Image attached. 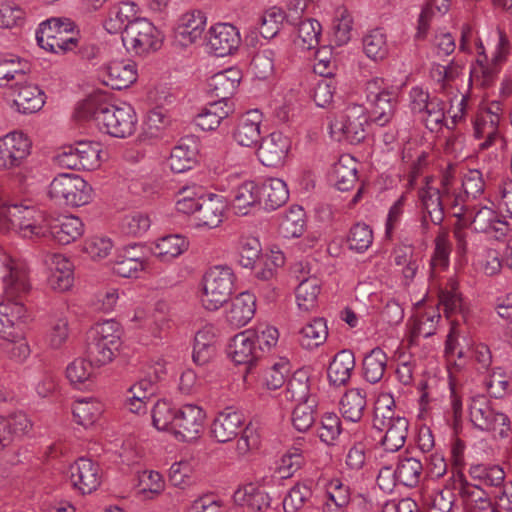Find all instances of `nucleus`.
Here are the masks:
<instances>
[{
  "instance_id": "nucleus-25",
  "label": "nucleus",
  "mask_w": 512,
  "mask_h": 512,
  "mask_svg": "<svg viewBox=\"0 0 512 512\" xmlns=\"http://www.w3.org/2000/svg\"><path fill=\"white\" fill-rule=\"evenodd\" d=\"M478 58L470 70V83L476 87L488 88L495 82L501 66L494 65L485 54V47L481 40L476 43Z\"/></svg>"
},
{
  "instance_id": "nucleus-49",
  "label": "nucleus",
  "mask_w": 512,
  "mask_h": 512,
  "mask_svg": "<svg viewBox=\"0 0 512 512\" xmlns=\"http://www.w3.org/2000/svg\"><path fill=\"white\" fill-rule=\"evenodd\" d=\"M286 398L299 403L316 398L310 393V377L306 370L299 369L293 373L287 382Z\"/></svg>"
},
{
  "instance_id": "nucleus-34",
  "label": "nucleus",
  "mask_w": 512,
  "mask_h": 512,
  "mask_svg": "<svg viewBox=\"0 0 512 512\" xmlns=\"http://www.w3.org/2000/svg\"><path fill=\"white\" fill-rule=\"evenodd\" d=\"M232 207L236 214L247 215L250 209L261 204L260 188L254 181H246L232 192Z\"/></svg>"
},
{
  "instance_id": "nucleus-45",
  "label": "nucleus",
  "mask_w": 512,
  "mask_h": 512,
  "mask_svg": "<svg viewBox=\"0 0 512 512\" xmlns=\"http://www.w3.org/2000/svg\"><path fill=\"white\" fill-rule=\"evenodd\" d=\"M362 47L364 54L375 62L384 60L389 54L387 35L381 28L368 31L362 38Z\"/></svg>"
},
{
  "instance_id": "nucleus-52",
  "label": "nucleus",
  "mask_w": 512,
  "mask_h": 512,
  "mask_svg": "<svg viewBox=\"0 0 512 512\" xmlns=\"http://www.w3.org/2000/svg\"><path fill=\"white\" fill-rule=\"evenodd\" d=\"M422 472L423 465L420 460L414 457H405L399 460L394 476L404 486L414 487L419 483Z\"/></svg>"
},
{
  "instance_id": "nucleus-35",
  "label": "nucleus",
  "mask_w": 512,
  "mask_h": 512,
  "mask_svg": "<svg viewBox=\"0 0 512 512\" xmlns=\"http://www.w3.org/2000/svg\"><path fill=\"white\" fill-rule=\"evenodd\" d=\"M261 204L266 210H275L284 205L289 198L287 184L279 178H268L261 185Z\"/></svg>"
},
{
  "instance_id": "nucleus-24",
  "label": "nucleus",
  "mask_w": 512,
  "mask_h": 512,
  "mask_svg": "<svg viewBox=\"0 0 512 512\" xmlns=\"http://www.w3.org/2000/svg\"><path fill=\"white\" fill-rule=\"evenodd\" d=\"M244 424L241 412L225 409L214 419L211 426L212 436L220 443L234 439Z\"/></svg>"
},
{
  "instance_id": "nucleus-23",
  "label": "nucleus",
  "mask_w": 512,
  "mask_h": 512,
  "mask_svg": "<svg viewBox=\"0 0 512 512\" xmlns=\"http://www.w3.org/2000/svg\"><path fill=\"white\" fill-rule=\"evenodd\" d=\"M256 311V297L246 291L237 295L226 310V322L232 328H241L248 324Z\"/></svg>"
},
{
  "instance_id": "nucleus-41",
  "label": "nucleus",
  "mask_w": 512,
  "mask_h": 512,
  "mask_svg": "<svg viewBox=\"0 0 512 512\" xmlns=\"http://www.w3.org/2000/svg\"><path fill=\"white\" fill-rule=\"evenodd\" d=\"M137 12V5L134 2H120L111 8L109 18L105 22V29L111 34L124 31L127 24L137 19Z\"/></svg>"
},
{
  "instance_id": "nucleus-50",
  "label": "nucleus",
  "mask_w": 512,
  "mask_h": 512,
  "mask_svg": "<svg viewBox=\"0 0 512 512\" xmlns=\"http://www.w3.org/2000/svg\"><path fill=\"white\" fill-rule=\"evenodd\" d=\"M472 479L489 487H500L505 480V472L496 464H473L469 468Z\"/></svg>"
},
{
  "instance_id": "nucleus-44",
  "label": "nucleus",
  "mask_w": 512,
  "mask_h": 512,
  "mask_svg": "<svg viewBox=\"0 0 512 512\" xmlns=\"http://www.w3.org/2000/svg\"><path fill=\"white\" fill-rule=\"evenodd\" d=\"M206 16L200 10H194L182 15L177 28L179 36L189 43H193L201 38L205 26Z\"/></svg>"
},
{
  "instance_id": "nucleus-10",
  "label": "nucleus",
  "mask_w": 512,
  "mask_h": 512,
  "mask_svg": "<svg viewBox=\"0 0 512 512\" xmlns=\"http://www.w3.org/2000/svg\"><path fill=\"white\" fill-rule=\"evenodd\" d=\"M502 112V104L498 101H492L477 112L473 120V129L474 136L483 140L479 143V149H489L502 141L499 129Z\"/></svg>"
},
{
  "instance_id": "nucleus-21",
  "label": "nucleus",
  "mask_w": 512,
  "mask_h": 512,
  "mask_svg": "<svg viewBox=\"0 0 512 512\" xmlns=\"http://www.w3.org/2000/svg\"><path fill=\"white\" fill-rule=\"evenodd\" d=\"M46 262L49 266V287L59 292L69 290L74 282L73 263L62 254L49 255Z\"/></svg>"
},
{
  "instance_id": "nucleus-22",
  "label": "nucleus",
  "mask_w": 512,
  "mask_h": 512,
  "mask_svg": "<svg viewBox=\"0 0 512 512\" xmlns=\"http://www.w3.org/2000/svg\"><path fill=\"white\" fill-rule=\"evenodd\" d=\"M84 233V223L74 215H63L57 218L50 216L49 233L55 242L68 245L79 239Z\"/></svg>"
},
{
  "instance_id": "nucleus-64",
  "label": "nucleus",
  "mask_w": 512,
  "mask_h": 512,
  "mask_svg": "<svg viewBox=\"0 0 512 512\" xmlns=\"http://www.w3.org/2000/svg\"><path fill=\"white\" fill-rule=\"evenodd\" d=\"M176 418V411L172 405L165 400H158L152 408L153 426L160 431L172 432V426Z\"/></svg>"
},
{
  "instance_id": "nucleus-59",
  "label": "nucleus",
  "mask_w": 512,
  "mask_h": 512,
  "mask_svg": "<svg viewBox=\"0 0 512 512\" xmlns=\"http://www.w3.org/2000/svg\"><path fill=\"white\" fill-rule=\"evenodd\" d=\"M317 399L298 403L292 412V424L299 432L308 431L315 422Z\"/></svg>"
},
{
  "instance_id": "nucleus-19",
  "label": "nucleus",
  "mask_w": 512,
  "mask_h": 512,
  "mask_svg": "<svg viewBox=\"0 0 512 512\" xmlns=\"http://www.w3.org/2000/svg\"><path fill=\"white\" fill-rule=\"evenodd\" d=\"M241 43L238 29L229 23H217L210 27L208 45L218 57H224L236 51Z\"/></svg>"
},
{
  "instance_id": "nucleus-47",
  "label": "nucleus",
  "mask_w": 512,
  "mask_h": 512,
  "mask_svg": "<svg viewBox=\"0 0 512 512\" xmlns=\"http://www.w3.org/2000/svg\"><path fill=\"white\" fill-rule=\"evenodd\" d=\"M440 318L441 316L435 308H429L415 315L411 320L410 328L412 341H416L419 337L427 338L434 335Z\"/></svg>"
},
{
  "instance_id": "nucleus-43",
  "label": "nucleus",
  "mask_w": 512,
  "mask_h": 512,
  "mask_svg": "<svg viewBox=\"0 0 512 512\" xmlns=\"http://www.w3.org/2000/svg\"><path fill=\"white\" fill-rule=\"evenodd\" d=\"M366 408V394L359 388L348 390L340 400V411L346 421L357 423Z\"/></svg>"
},
{
  "instance_id": "nucleus-55",
  "label": "nucleus",
  "mask_w": 512,
  "mask_h": 512,
  "mask_svg": "<svg viewBox=\"0 0 512 512\" xmlns=\"http://www.w3.org/2000/svg\"><path fill=\"white\" fill-rule=\"evenodd\" d=\"M305 212L300 206H292L283 215L279 230L285 238H294L302 235L305 226Z\"/></svg>"
},
{
  "instance_id": "nucleus-26",
  "label": "nucleus",
  "mask_w": 512,
  "mask_h": 512,
  "mask_svg": "<svg viewBox=\"0 0 512 512\" xmlns=\"http://www.w3.org/2000/svg\"><path fill=\"white\" fill-rule=\"evenodd\" d=\"M262 123V114L254 109L246 112L239 120L237 128L233 134L235 141L243 147L259 146L261 139L260 125Z\"/></svg>"
},
{
  "instance_id": "nucleus-30",
  "label": "nucleus",
  "mask_w": 512,
  "mask_h": 512,
  "mask_svg": "<svg viewBox=\"0 0 512 512\" xmlns=\"http://www.w3.org/2000/svg\"><path fill=\"white\" fill-rule=\"evenodd\" d=\"M252 335L247 329L232 338L228 346V353L234 363L249 365L261 357Z\"/></svg>"
},
{
  "instance_id": "nucleus-57",
  "label": "nucleus",
  "mask_w": 512,
  "mask_h": 512,
  "mask_svg": "<svg viewBox=\"0 0 512 512\" xmlns=\"http://www.w3.org/2000/svg\"><path fill=\"white\" fill-rule=\"evenodd\" d=\"M374 240L372 228L362 222L354 224L348 233L347 243L350 250L364 253L369 249Z\"/></svg>"
},
{
  "instance_id": "nucleus-39",
  "label": "nucleus",
  "mask_w": 512,
  "mask_h": 512,
  "mask_svg": "<svg viewBox=\"0 0 512 512\" xmlns=\"http://www.w3.org/2000/svg\"><path fill=\"white\" fill-rule=\"evenodd\" d=\"M216 335L213 326H204L197 331L193 344V360L204 365L215 355Z\"/></svg>"
},
{
  "instance_id": "nucleus-4",
  "label": "nucleus",
  "mask_w": 512,
  "mask_h": 512,
  "mask_svg": "<svg viewBox=\"0 0 512 512\" xmlns=\"http://www.w3.org/2000/svg\"><path fill=\"white\" fill-rule=\"evenodd\" d=\"M235 280V274L228 266L218 265L209 268L202 278V306L209 311L222 307L234 291Z\"/></svg>"
},
{
  "instance_id": "nucleus-8",
  "label": "nucleus",
  "mask_w": 512,
  "mask_h": 512,
  "mask_svg": "<svg viewBox=\"0 0 512 512\" xmlns=\"http://www.w3.org/2000/svg\"><path fill=\"white\" fill-rule=\"evenodd\" d=\"M467 407L469 420L474 428L483 432H495L500 437L508 436L510 430L508 416L497 411L486 396L471 397Z\"/></svg>"
},
{
  "instance_id": "nucleus-60",
  "label": "nucleus",
  "mask_w": 512,
  "mask_h": 512,
  "mask_svg": "<svg viewBox=\"0 0 512 512\" xmlns=\"http://www.w3.org/2000/svg\"><path fill=\"white\" fill-rule=\"evenodd\" d=\"M94 376V362L83 358H77L66 368V377L70 383L80 388L90 382Z\"/></svg>"
},
{
  "instance_id": "nucleus-42",
  "label": "nucleus",
  "mask_w": 512,
  "mask_h": 512,
  "mask_svg": "<svg viewBox=\"0 0 512 512\" xmlns=\"http://www.w3.org/2000/svg\"><path fill=\"white\" fill-rule=\"evenodd\" d=\"M321 292V281L316 276H311L300 281L295 295L299 310L311 312L316 309L318 296Z\"/></svg>"
},
{
  "instance_id": "nucleus-53",
  "label": "nucleus",
  "mask_w": 512,
  "mask_h": 512,
  "mask_svg": "<svg viewBox=\"0 0 512 512\" xmlns=\"http://www.w3.org/2000/svg\"><path fill=\"white\" fill-rule=\"evenodd\" d=\"M323 512H343L350 502L349 487L340 480H332L327 487Z\"/></svg>"
},
{
  "instance_id": "nucleus-58",
  "label": "nucleus",
  "mask_w": 512,
  "mask_h": 512,
  "mask_svg": "<svg viewBox=\"0 0 512 512\" xmlns=\"http://www.w3.org/2000/svg\"><path fill=\"white\" fill-rule=\"evenodd\" d=\"M321 30V24L315 19L301 21L298 26L296 44L304 50L316 48L319 44Z\"/></svg>"
},
{
  "instance_id": "nucleus-6",
  "label": "nucleus",
  "mask_w": 512,
  "mask_h": 512,
  "mask_svg": "<svg viewBox=\"0 0 512 512\" xmlns=\"http://www.w3.org/2000/svg\"><path fill=\"white\" fill-rule=\"evenodd\" d=\"M121 39L128 52L144 56L158 51L164 40L162 32L148 19L137 18L127 24Z\"/></svg>"
},
{
  "instance_id": "nucleus-37",
  "label": "nucleus",
  "mask_w": 512,
  "mask_h": 512,
  "mask_svg": "<svg viewBox=\"0 0 512 512\" xmlns=\"http://www.w3.org/2000/svg\"><path fill=\"white\" fill-rule=\"evenodd\" d=\"M358 163L350 155H342L334 164L332 179L340 191H348L354 187L358 180Z\"/></svg>"
},
{
  "instance_id": "nucleus-40",
  "label": "nucleus",
  "mask_w": 512,
  "mask_h": 512,
  "mask_svg": "<svg viewBox=\"0 0 512 512\" xmlns=\"http://www.w3.org/2000/svg\"><path fill=\"white\" fill-rule=\"evenodd\" d=\"M188 246V241L182 235H167L155 242L153 254L162 262H170L187 251Z\"/></svg>"
},
{
  "instance_id": "nucleus-28",
  "label": "nucleus",
  "mask_w": 512,
  "mask_h": 512,
  "mask_svg": "<svg viewBox=\"0 0 512 512\" xmlns=\"http://www.w3.org/2000/svg\"><path fill=\"white\" fill-rule=\"evenodd\" d=\"M14 104L17 111L22 114L38 112L45 104V94L36 85L28 80L14 88Z\"/></svg>"
},
{
  "instance_id": "nucleus-29",
  "label": "nucleus",
  "mask_w": 512,
  "mask_h": 512,
  "mask_svg": "<svg viewBox=\"0 0 512 512\" xmlns=\"http://www.w3.org/2000/svg\"><path fill=\"white\" fill-rule=\"evenodd\" d=\"M197 143L192 138L181 139L173 147L168 158L170 169L175 173H183L192 169L197 163Z\"/></svg>"
},
{
  "instance_id": "nucleus-1",
  "label": "nucleus",
  "mask_w": 512,
  "mask_h": 512,
  "mask_svg": "<svg viewBox=\"0 0 512 512\" xmlns=\"http://www.w3.org/2000/svg\"><path fill=\"white\" fill-rule=\"evenodd\" d=\"M75 115L80 120L95 122L101 131L116 138L131 136L138 124L137 114L131 104H110L101 95H92L82 101Z\"/></svg>"
},
{
  "instance_id": "nucleus-13",
  "label": "nucleus",
  "mask_w": 512,
  "mask_h": 512,
  "mask_svg": "<svg viewBox=\"0 0 512 512\" xmlns=\"http://www.w3.org/2000/svg\"><path fill=\"white\" fill-rule=\"evenodd\" d=\"M0 279L4 283L5 294L11 298L26 293L30 288L26 268L15 262L2 246H0Z\"/></svg>"
},
{
  "instance_id": "nucleus-11",
  "label": "nucleus",
  "mask_w": 512,
  "mask_h": 512,
  "mask_svg": "<svg viewBox=\"0 0 512 512\" xmlns=\"http://www.w3.org/2000/svg\"><path fill=\"white\" fill-rule=\"evenodd\" d=\"M32 141L27 134L14 130L0 137V170L19 168L30 156Z\"/></svg>"
},
{
  "instance_id": "nucleus-46",
  "label": "nucleus",
  "mask_w": 512,
  "mask_h": 512,
  "mask_svg": "<svg viewBox=\"0 0 512 512\" xmlns=\"http://www.w3.org/2000/svg\"><path fill=\"white\" fill-rule=\"evenodd\" d=\"M387 362V354L380 347L373 348L363 359L364 379L371 384L380 382L385 374Z\"/></svg>"
},
{
  "instance_id": "nucleus-61",
  "label": "nucleus",
  "mask_w": 512,
  "mask_h": 512,
  "mask_svg": "<svg viewBox=\"0 0 512 512\" xmlns=\"http://www.w3.org/2000/svg\"><path fill=\"white\" fill-rule=\"evenodd\" d=\"M341 432V420L337 414L327 412L322 415L317 429V434L321 442L328 446L334 445Z\"/></svg>"
},
{
  "instance_id": "nucleus-14",
  "label": "nucleus",
  "mask_w": 512,
  "mask_h": 512,
  "mask_svg": "<svg viewBox=\"0 0 512 512\" xmlns=\"http://www.w3.org/2000/svg\"><path fill=\"white\" fill-rule=\"evenodd\" d=\"M69 479L72 487L79 493L90 494L101 484V469L91 459L81 457L70 465Z\"/></svg>"
},
{
  "instance_id": "nucleus-9",
  "label": "nucleus",
  "mask_w": 512,
  "mask_h": 512,
  "mask_svg": "<svg viewBox=\"0 0 512 512\" xmlns=\"http://www.w3.org/2000/svg\"><path fill=\"white\" fill-rule=\"evenodd\" d=\"M368 115L364 106L349 104L342 115L330 123L331 136L338 141L346 140L358 144L366 137Z\"/></svg>"
},
{
  "instance_id": "nucleus-62",
  "label": "nucleus",
  "mask_w": 512,
  "mask_h": 512,
  "mask_svg": "<svg viewBox=\"0 0 512 512\" xmlns=\"http://www.w3.org/2000/svg\"><path fill=\"white\" fill-rule=\"evenodd\" d=\"M461 73V67L453 62L449 65L434 63L430 69V77L439 85V91L446 93L451 83L455 81Z\"/></svg>"
},
{
  "instance_id": "nucleus-33",
  "label": "nucleus",
  "mask_w": 512,
  "mask_h": 512,
  "mask_svg": "<svg viewBox=\"0 0 512 512\" xmlns=\"http://www.w3.org/2000/svg\"><path fill=\"white\" fill-rule=\"evenodd\" d=\"M235 501L247 512H267L270 509V497L255 484H247L235 493Z\"/></svg>"
},
{
  "instance_id": "nucleus-17",
  "label": "nucleus",
  "mask_w": 512,
  "mask_h": 512,
  "mask_svg": "<svg viewBox=\"0 0 512 512\" xmlns=\"http://www.w3.org/2000/svg\"><path fill=\"white\" fill-rule=\"evenodd\" d=\"M419 198L424 212L419 219L418 233L421 237H424L430 229L429 220L434 225L442 223L444 219V197L438 188L426 185L419 191Z\"/></svg>"
},
{
  "instance_id": "nucleus-31",
  "label": "nucleus",
  "mask_w": 512,
  "mask_h": 512,
  "mask_svg": "<svg viewBox=\"0 0 512 512\" xmlns=\"http://www.w3.org/2000/svg\"><path fill=\"white\" fill-rule=\"evenodd\" d=\"M240 83V72L235 69H228L214 74L209 79V92L217 100L215 102H230L231 96L235 93Z\"/></svg>"
},
{
  "instance_id": "nucleus-51",
  "label": "nucleus",
  "mask_w": 512,
  "mask_h": 512,
  "mask_svg": "<svg viewBox=\"0 0 512 512\" xmlns=\"http://www.w3.org/2000/svg\"><path fill=\"white\" fill-rule=\"evenodd\" d=\"M312 496L313 492L308 485L297 483L284 497L283 509L285 512H300L312 506Z\"/></svg>"
},
{
  "instance_id": "nucleus-3",
  "label": "nucleus",
  "mask_w": 512,
  "mask_h": 512,
  "mask_svg": "<svg viewBox=\"0 0 512 512\" xmlns=\"http://www.w3.org/2000/svg\"><path fill=\"white\" fill-rule=\"evenodd\" d=\"M394 407L393 397L390 394H382L374 408L373 426L384 432L381 444L388 452H396L404 446L409 428L408 419L396 413Z\"/></svg>"
},
{
  "instance_id": "nucleus-27",
  "label": "nucleus",
  "mask_w": 512,
  "mask_h": 512,
  "mask_svg": "<svg viewBox=\"0 0 512 512\" xmlns=\"http://www.w3.org/2000/svg\"><path fill=\"white\" fill-rule=\"evenodd\" d=\"M226 204L222 196L211 194L208 197H201V205L195 216L197 225L213 229L218 227L224 219Z\"/></svg>"
},
{
  "instance_id": "nucleus-16",
  "label": "nucleus",
  "mask_w": 512,
  "mask_h": 512,
  "mask_svg": "<svg viewBox=\"0 0 512 512\" xmlns=\"http://www.w3.org/2000/svg\"><path fill=\"white\" fill-rule=\"evenodd\" d=\"M290 148V138L281 132L275 131L261 139L257 149V157L264 166L280 167L285 163Z\"/></svg>"
},
{
  "instance_id": "nucleus-48",
  "label": "nucleus",
  "mask_w": 512,
  "mask_h": 512,
  "mask_svg": "<svg viewBox=\"0 0 512 512\" xmlns=\"http://www.w3.org/2000/svg\"><path fill=\"white\" fill-rule=\"evenodd\" d=\"M72 412L79 425L90 427L100 418L103 405L97 399L82 398L74 402Z\"/></svg>"
},
{
  "instance_id": "nucleus-32",
  "label": "nucleus",
  "mask_w": 512,
  "mask_h": 512,
  "mask_svg": "<svg viewBox=\"0 0 512 512\" xmlns=\"http://www.w3.org/2000/svg\"><path fill=\"white\" fill-rule=\"evenodd\" d=\"M355 367V357L352 351H339L330 362L327 369L329 382L334 386L345 385Z\"/></svg>"
},
{
  "instance_id": "nucleus-7",
  "label": "nucleus",
  "mask_w": 512,
  "mask_h": 512,
  "mask_svg": "<svg viewBox=\"0 0 512 512\" xmlns=\"http://www.w3.org/2000/svg\"><path fill=\"white\" fill-rule=\"evenodd\" d=\"M48 195L60 205L80 207L92 200V187L77 174L60 173L51 181Z\"/></svg>"
},
{
  "instance_id": "nucleus-63",
  "label": "nucleus",
  "mask_w": 512,
  "mask_h": 512,
  "mask_svg": "<svg viewBox=\"0 0 512 512\" xmlns=\"http://www.w3.org/2000/svg\"><path fill=\"white\" fill-rule=\"evenodd\" d=\"M261 244L255 237H242L238 245V262L243 268L253 269L260 257Z\"/></svg>"
},
{
  "instance_id": "nucleus-56",
  "label": "nucleus",
  "mask_w": 512,
  "mask_h": 512,
  "mask_svg": "<svg viewBox=\"0 0 512 512\" xmlns=\"http://www.w3.org/2000/svg\"><path fill=\"white\" fill-rule=\"evenodd\" d=\"M372 105V113L374 115V121L380 125L384 126L390 122L393 118L396 107H397V97L394 91H391L387 94H383V96L378 97L372 101H370Z\"/></svg>"
},
{
  "instance_id": "nucleus-20",
  "label": "nucleus",
  "mask_w": 512,
  "mask_h": 512,
  "mask_svg": "<svg viewBox=\"0 0 512 512\" xmlns=\"http://www.w3.org/2000/svg\"><path fill=\"white\" fill-rule=\"evenodd\" d=\"M103 82L112 89H125L136 82L138 78L137 65L132 61L115 60L107 63L101 69Z\"/></svg>"
},
{
  "instance_id": "nucleus-15",
  "label": "nucleus",
  "mask_w": 512,
  "mask_h": 512,
  "mask_svg": "<svg viewBox=\"0 0 512 512\" xmlns=\"http://www.w3.org/2000/svg\"><path fill=\"white\" fill-rule=\"evenodd\" d=\"M470 224L474 231L486 233L499 240L509 231L508 223L500 218L491 206L476 204L470 211Z\"/></svg>"
},
{
  "instance_id": "nucleus-18",
  "label": "nucleus",
  "mask_w": 512,
  "mask_h": 512,
  "mask_svg": "<svg viewBox=\"0 0 512 512\" xmlns=\"http://www.w3.org/2000/svg\"><path fill=\"white\" fill-rule=\"evenodd\" d=\"M27 309L18 302L7 300L0 303V338L14 339L24 331Z\"/></svg>"
},
{
  "instance_id": "nucleus-2",
  "label": "nucleus",
  "mask_w": 512,
  "mask_h": 512,
  "mask_svg": "<svg viewBox=\"0 0 512 512\" xmlns=\"http://www.w3.org/2000/svg\"><path fill=\"white\" fill-rule=\"evenodd\" d=\"M50 216L34 206L11 202L0 189V231H15L26 239L48 237Z\"/></svg>"
},
{
  "instance_id": "nucleus-38",
  "label": "nucleus",
  "mask_w": 512,
  "mask_h": 512,
  "mask_svg": "<svg viewBox=\"0 0 512 512\" xmlns=\"http://www.w3.org/2000/svg\"><path fill=\"white\" fill-rule=\"evenodd\" d=\"M301 347L313 350L323 345L328 337V327L324 318H314L305 324L298 332Z\"/></svg>"
},
{
  "instance_id": "nucleus-54",
  "label": "nucleus",
  "mask_w": 512,
  "mask_h": 512,
  "mask_svg": "<svg viewBox=\"0 0 512 512\" xmlns=\"http://www.w3.org/2000/svg\"><path fill=\"white\" fill-rule=\"evenodd\" d=\"M0 423L7 446H9L15 438L28 433L32 427L30 419L22 412L12 414L6 418L0 417Z\"/></svg>"
},
{
  "instance_id": "nucleus-36",
  "label": "nucleus",
  "mask_w": 512,
  "mask_h": 512,
  "mask_svg": "<svg viewBox=\"0 0 512 512\" xmlns=\"http://www.w3.org/2000/svg\"><path fill=\"white\" fill-rule=\"evenodd\" d=\"M233 112L228 102H210L196 117L197 126L203 131H213Z\"/></svg>"
},
{
  "instance_id": "nucleus-5",
  "label": "nucleus",
  "mask_w": 512,
  "mask_h": 512,
  "mask_svg": "<svg viewBox=\"0 0 512 512\" xmlns=\"http://www.w3.org/2000/svg\"><path fill=\"white\" fill-rule=\"evenodd\" d=\"M73 32L74 24L70 19L50 18L39 24L36 40L42 49L54 54H64L78 45V38Z\"/></svg>"
},
{
  "instance_id": "nucleus-12",
  "label": "nucleus",
  "mask_w": 512,
  "mask_h": 512,
  "mask_svg": "<svg viewBox=\"0 0 512 512\" xmlns=\"http://www.w3.org/2000/svg\"><path fill=\"white\" fill-rule=\"evenodd\" d=\"M206 413L202 407L196 404L182 405L176 411L172 433L183 442H188L200 437L204 429Z\"/></svg>"
}]
</instances>
